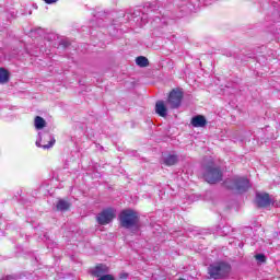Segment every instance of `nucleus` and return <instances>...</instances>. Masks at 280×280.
<instances>
[{
	"label": "nucleus",
	"instance_id": "obj_12",
	"mask_svg": "<svg viewBox=\"0 0 280 280\" xmlns=\"http://www.w3.org/2000/svg\"><path fill=\"white\" fill-rule=\"evenodd\" d=\"M163 163H164V165H167L168 167H171L172 165H176L178 163V155L168 154V155L164 156Z\"/></svg>",
	"mask_w": 280,
	"mask_h": 280
},
{
	"label": "nucleus",
	"instance_id": "obj_7",
	"mask_svg": "<svg viewBox=\"0 0 280 280\" xmlns=\"http://www.w3.org/2000/svg\"><path fill=\"white\" fill-rule=\"evenodd\" d=\"M183 102V92L173 90L168 95V104L171 108H178Z\"/></svg>",
	"mask_w": 280,
	"mask_h": 280
},
{
	"label": "nucleus",
	"instance_id": "obj_9",
	"mask_svg": "<svg viewBox=\"0 0 280 280\" xmlns=\"http://www.w3.org/2000/svg\"><path fill=\"white\" fill-rule=\"evenodd\" d=\"M93 277H97V279H102V277H106L108 275V266L106 265H97L93 270H92Z\"/></svg>",
	"mask_w": 280,
	"mask_h": 280
},
{
	"label": "nucleus",
	"instance_id": "obj_19",
	"mask_svg": "<svg viewBox=\"0 0 280 280\" xmlns=\"http://www.w3.org/2000/svg\"><path fill=\"white\" fill-rule=\"evenodd\" d=\"M128 277H129L128 272H120L119 273V279L126 280V279H128Z\"/></svg>",
	"mask_w": 280,
	"mask_h": 280
},
{
	"label": "nucleus",
	"instance_id": "obj_20",
	"mask_svg": "<svg viewBox=\"0 0 280 280\" xmlns=\"http://www.w3.org/2000/svg\"><path fill=\"white\" fill-rule=\"evenodd\" d=\"M48 5H51V3H58V0H44Z\"/></svg>",
	"mask_w": 280,
	"mask_h": 280
},
{
	"label": "nucleus",
	"instance_id": "obj_21",
	"mask_svg": "<svg viewBox=\"0 0 280 280\" xmlns=\"http://www.w3.org/2000/svg\"><path fill=\"white\" fill-rule=\"evenodd\" d=\"M3 280H16L14 276H7Z\"/></svg>",
	"mask_w": 280,
	"mask_h": 280
},
{
	"label": "nucleus",
	"instance_id": "obj_4",
	"mask_svg": "<svg viewBox=\"0 0 280 280\" xmlns=\"http://www.w3.org/2000/svg\"><path fill=\"white\" fill-rule=\"evenodd\" d=\"M37 148H43V150H49V148H54L56 143V138L51 136V133L44 131L38 133V139L36 140Z\"/></svg>",
	"mask_w": 280,
	"mask_h": 280
},
{
	"label": "nucleus",
	"instance_id": "obj_6",
	"mask_svg": "<svg viewBox=\"0 0 280 280\" xmlns=\"http://www.w3.org/2000/svg\"><path fill=\"white\" fill-rule=\"evenodd\" d=\"M116 215L117 211L114 208H107L97 214L96 222L102 226H106V224H110L115 220Z\"/></svg>",
	"mask_w": 280,
	"mask_h": 280
},
{
	"label": "nucleus",
	"instance_id": "obj_13",
	"mask_svg": "<svg viewBox=\"0 0 280 280\" xmlns=\"http://www.w3.org/2000/svg\"><path fill=\"white\" fill-rule=\"evenodd\" d=\"M69 207H71V203L65 199H60L56 205L57 211H68Z\"/></svg>",
	"mask_w": 280,
	"mask_h": 280
},
{
	"label": "nucleus",
	"instance_id": "obj_16",
	"mask_svg": "<svg viewBox=\"0 0 280 280\" xmlns=\"http://www.w3.org/2000/svg\"><path fill=\"white\" fill-rule=\"evenodd\" d=\"M8 72L5 71V69L0 68V84H5V82H8Z\"/></svg>",
	"mask_w": 280,
	"mask_h": 280
},
{
	"label": "nucleus",
	"instance_id": "obj_5",
	"mask_svg": "<svg viewBox=\"0 0 280 280\" xmlns=\"http://www.w3.org/2000/svg\"><path fill=\"white\" fill-rule=\"evenodd\" d=\"M203 178L210 185H215V183L222 180V171H220V167L207 166Z\"/></svg>",
	"mask_w": 280,
	"mask_h": 280
},
{
	"label": "nucleus",
	"instance_id": "obj_14",
	"mask_svg": "<svg viewBox=\"0 0 280 280\" xmlns=\"http://www.w3.org/2000/svg\"><path fill=\"white\" fill-rule=\"evenodd\" d=\"M45 126H47V122L45 121V119L40 116L35 117V128L36 130H43V128H45Z\"/></svg>",
	"mask_w": 280,
	"mask_h": 280
},
{
	"label": "nucleus",
	"instance_id": "obj_15",
	"mask_svg": "<svg viewBox=\"0 0 280 280\" xmlns=\"http://www.w3.org/2000/svg\"><path fill=\"white\" fill-rule=\"evenodd\" d=\"M136 63L138 65V67H148L150 65V61L145 57L140 56L137 57Z\"/></svg>",
	"mask_w": 280,
	"mask_h": 280
},
{
	"label": "nucleus",
	"instance_id": "obj_18",
	"mask_svg": "<svg viewBox=\"0 0 280 280\" xmlns=\"http://www.w3.org/2000/svg\"><path fill=\"white\" fill-rule=\"evenodd\" d=\"M98 280H115V278L113 275L107 273L106 276L101 277Z\"/></svg>",
	"mask_w": 280,
	"mask_h": 280
},
{
	"label": "nucleus",
	"instance_id": "obj_11",
	"mask_svg": "<svg viewBox=\"0 0 280 280\" xmlns=\"http://www.w3.org/2000/svg\"><path fill=\"white\" fill-rule=\"evenodd\" d=\"M155 113L160 117H167V106H165V102L158 101L155 104Z\"/></svg>",
	"mask_w": 280,
	"mask_h": 280
},
{
	"label": "nucleus",
	"instance_id": "obj_17",
	"mask_svg": "<svg viewBox=\"0 0 280 280\" xmlns=\"http://www.w3.org/2000/svg\"><path fill=\"white\" fill-rule=\"evenodd\" d=\"M256 259L257 261H260L261 264H264V261H266V256L264 254H258L256 255Z\"/></svg>",
	"mask_w": 280,
	"mask_h": 280
},
{
	"label": "nucleus",
	"instance_id": "obj_10",
	"mask_svg": "<svg viewBox=\"0 0 280 280\" xmlns=\"http://www.w3.org/2000/svg\"><path fill=\"white\" fill-rule=\"evenodd\" d=\"M190 124L194 128H205L207 126V118L202 115H198L192 117Z\"/></svg>",
	"mask_w": 280,
	"mask_h": 280
},
{
	"label": "nucleus",
	"instance_id": "obj_3",
	"mask_svg": "<svg viewBox=\"0 0 280 280\" xmlns=\"http://www.w3.org/2000/svg\"><path fill=\"white\" fill-rule=\"evenodd\" d=\"M224 185L228 187V189H233L238 194H244V191H248L250 188V182H248V178L246 177H234L226 179Z\"/></svg>",
	"mask_w": 280,
	"mask_h": 280
},
{
	"label": "nucleus",
	"instance_id": "obj_1",
	"mask_svg": "<svg viewBox=\"0 0 280 280\" xmlns=\"http://www.w3.org/2000/svg\"><path fill=\"white\" fill-rule=\"evenodd\" d=\"M120 226L139 231V212L132 209L122 210L119 214Z\"/></svg>",
	"mask_w": 280,
	"mask_h": 280
},
{
	"label": "nucleus",
	"instance_id": "obj_22",
	"mask_svg": "<svg viewBox=\"0 0 280 280\" xmlns=\"http://www.w3.org/2000/svg\"><path fill=\"white\" fill-rule=\"evenodd\" d=\"M133 15H135V19H137V12H135Z\"/></svg>",
	"mask_w": 280,
	"mask_h": 280
},
{
	"label": "nucleus",
	"instance_id": "obj_8",
	"mask_svg": "<svg viewBox=\"0 0 280 280\" xmlns=\"http://www.w3.org/2000/svg\"><path fill=\"white\" fill-rule=\"evenodd\" d=\"M256 205L258 207H270V195L268 194H257L256 195Z\"/></svg>",
	"mask_w": 280,
	"mask_h": 280
},
{
	"label": "nucleus",
	"instance_id": "obj_2",
	"mask_svg": "<svg viewBox=\"0 0 280 280\" xmlns=\"http://www.w3.org/2000/svg\"><path fill=\"white\" fill-rule=\"evenodd\" d=\"M231 272V266L226 262H214L208 267L210 279H224Z\"/></svg>",
	"mask_w": 280,
	"mask_h": 280
}]
</instances>
